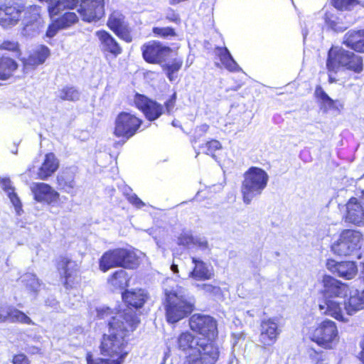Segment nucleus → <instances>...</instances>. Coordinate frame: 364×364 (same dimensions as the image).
Wrapping results in <instances>:
<instances>
[{
  "mask_svg": "<svg viewBox=\"0 0 364 364\" xmlns=\"http://www.w3.org/2000/svg\"><path fill=\"white\" fill-rule=\"evenodd\" d=\"M363 240L361 232L351 229L343 230L338 240L332 244L331 250L339 256L352 255L361 248Z\"/></svg>",
  "mask_w": 364,
  "mask_h": 364,
  "instance_id": "obj_5",
  "label": "nucleus"
},
{
  "mask_svg": "<svg viewBox=\"0 0 364 364\" xmlns=\"http://www.w3.org/2000/svg\"><path fill=\"white\" fill-rule=\"evenodd\" d=\"M343 208V220L345 223L358 227L364 226V202L361 199L351 197Z\"/></svg>",
  "mask_w": 364,
  "mask_h": 364,
  "instance_id": "obj_11",
  "label": "nucleus"
},
{
  "mask_svg": "<svg viewBox=\"0 0 364 364\" xmlns=\"http://www.w3.org/2000/svg\"><path fill=\"white\" fill-rule=\"evenodd\" d=\"M171 271L174 273V274H178V265L173 263L171 266Z\"/></svg>",
  "mask_w": 364,
  "mask_h": 364,
  "instance_id": "obj_63",
  "label": "nucleus"
},
{
  "mask_svg": "<svg viewBox=\"0 0 364 364\" xmlns=\"http://www.w3.org/2000/svg\"><path fill=\"white\" fill-rule=\"evenodd\" d=\"M0 318H29L24 313L14 306H0Z\"/></svg>",
  "mask_w": 364,
  "mask_h": 364,
  "instance_id": "obj_43",
  "label": "nucleus"
},
{
  "mask_svg": "<svg viewBox=\"0 0 364 364\" xmlns=\"http://www.w3.org/2000/svg\"><path fill=\"white\" fill-rule=\"evenodd\" d=\"M144 59L151 63H159L170 54L171 49L159 42L149 41L141 47Z\"/></svg>",
  "mask_w": 364,
  "mask_h": 364,
  "instance_id": "obj_14",
  "label": "nucleus"
},
{
  "mask_svg": "<svg viewBox=\"0 0 364 364\" xmlns=\"http://www.w3.org/2000/svg\"><path fill=\"white\" fill-rule=\"evenodd\" d=\"M0 49L16 51L18 50V43L14 41H5L0 45Z\"/></svg>",
  "mask_w": 364,
  "mask_h": 364,
  "instance_id": "obj_54",
  "label": "nucleus"
},
{
  "mask_svg": "<svg viewBox=\"0 0 364 364\" xmlns=\"http://www.w3.org/2000/svg\"><path fill=\"white\" fill-rule=\"evenodd\" d=\"M326 267L333 274L347 280L354 278L358 273L357 265L352 261L338 262L329 260L326 263Z\"/></svg>",
  "mask_w": 364,
  "mask_h": 364,
  "instance_id": "obj_19",
  "label": "nucleus"
},
{
  "mask_svg": "<svg viewBox=\"0 0 364 364\" xmlns=\"http://www.w3.org/2000/svg\"><path fill=\"white\" fill-rule=\"evenodd\" d=\"M31 190L34 199L38 202L50 204L57 202L59 199V193L47 183H33L31 185Z\"/></svg>",
  "mask_w": 364,
  "mask_h": 364,
  "instance_id": "obj_20",
  "label": "nucleus"
},
{
  "mask_svg": "<svg viewBox=\"0 0 364 364\" xmlns=\"http://www.w3.org/2000/svg\"><path fill=\"white\" fill-rule=\"evenodd\" d=\"M115 34L117 35L120 38L125 41L126 42L129 43L131 42L132 40L127 26H125V28H123L122 29L116 31Z\"/></svg>",
  "mask_w": 364,
  "mask_h": 364,
  "instance_id": "obj_56",
  "label": "nucleus"
},
{
  "mask_svg": "<svg viewBox=\"0 0 364 364\" xmlns=\"http://www.w3.org/2000/svg\"><path fill=\"white\" fill-rule=\"evenodd\" d=\"M80 92L73 87H65L58 92V97L63 100L75 101L80 98Z\"/></svg>",
  "mask_w": 364,
  "mask_h": 364,
  "instance_id": "obj_47",
  "label": "nucleus"
},
{
  "mask_svg": "<svg viewBox=\"0 0 364 364\" xmlns=\"http://www.w3.org/2000/svg\"><path fill=\"white\" fill-rule=\"evenodd\" d=\"M140 320H109L108 332L105 333L99 346L102 355L109 358L93 359L90 352L86 354L87 364H122L127 356L126 350L130 334L135 330Z\"/></svg>",
  "mask_w": 364,
  "mask_h": 364,
  "instance_id": "obj_1",
  "label": "nucleus"
},
{
  "mask_svg": "<svg viewBox=\"0 0 364 364\" xmlns=\"http://www.w3.org/2000/svg\"><path fill=\"white\" fill-rule=\"evenodd\" d=\"M26 8L21 0H11L0 6V25L4 28L12 27L18 23L21 14Z\"/></svg>",
  "mask_w": 364,
  "mask_h": 364,
  "instance_id": "obj_9",
  "label": "nucleus"
},
{
  "mask_svg": "<svg viewBox=\"0 0 364 364\" xmlns=\"http://www.w3.org/2000/svg\"><path fill=\"white\" fill-rule=\"evenodd\" d=\"M27 352L30 355L38 354L41 353V348L37 346H31L28 348Z\"/></svg>",
  "mask_w": 364,
  "mask_h": 364,
  "instance_id": "obj_61",
  "label": "nucleus"
},
{
  "mask_svg": "<svg viewBox=\"0 0 364 364\" xmlns=\"http://www.w3.org/2000/svg\"><path fill=\"white\" fill-rule=\"evenodd\" d=\"M153 32L155 35L161 37H168L175 36L174 30L170 27L159 28L155 27L153 28Z\"/></svg>",
  "mask_w": 364,
  "mask_h": 364,
  "instance_id": "obj_51",
  "label": "nucleus"
},
{
  "mask_svg": "<svg viewBox=\"0 0 364 364\" xmlns=\"http://www.w3.org/2000/svg\"><path fill=\"white\" fill-rule=\"evenodd\" d=\"M308 354L313 364H328L327 355L323 350L311 348L308 350Z\"/></svg>",
  "mask_w": 364,
  "mask_h": 364,
  "instance_id": "obj_46",
  "label": "nucleus"
},
{
  "mask_svg": "<svg viewBox=\"0 0 364 364\" xmlns=\"http://www.w3.org/2000/svg\"><path fill=\"white\" fill-rule=\"evenodd\" d=\"M59 29H63L60 27L57 20H54L53 22L48 26L46 31V36L48 38L53 37Z\"/></svg>",
  "mask_w": 364,
  "mask_h": 364,
  "instance_id": "obj_57",
  "label": "nucleus"
},
{
  "mask_svg": "<svg viewBox=\"0 0 364 364\" xmlns=\"http://www.w3.org/2000/svg\"><path fill=\"white\" fill-rule=\"evenodd\" d=\"M59 167V161L53 153L47 154L37 173L38 178L46 180L52 176Z\"/></svg>",
  "mask_w": 364,
  "mask_h": 364,
  "instance_id": "obj_26",
  "label": "nucleus"
},
{
  "mask_svg": "<svg viewBox=\"0 0 364 364\" xmlns=\"http://www.w3.org/2000/svg\"><path fill=\"white\" fill-rule=\"evenodd\" d=\"M43 27L44 21L41 15V7L38 6L26 7L21 35L26 38H33L39 34Z\"/></svg>",
  "mask_w": 364,
  "mask_h": 364,
  "instance_id": "obj_8",
  "label": "nucleus"
},
{
  "mask_svg": "<svg viewBox=\"0 0 364 364\" xmlns=\"http://www.w3.org/2000/svg\"><path fill=\"white\" fill-rule=\"evenodd\" d=\"M333 6L338 10H350L358 4L357 0H332Z\"/></svg>",
  "mask_w": 364,
  "mask_h": 364,
  "instance_id": "obj_50",
  "label": "nucleus"
},
{
  "mask_svg": "<svg viewBox=\"0 0 364 364\" xmlns=\"http://www.w3.org/2000/svg\"><path fill=\"white\" fill-rule=\"evenodd\" d=\"M183 60L179 58L173 59L172 61L163 65L164 70L166 71L168 80L171 82L176 80L177 73L181 68Z\"/></svg>",
  "mask_w": 364,
  "mask_h": 364,
  "instance_id": "obj_41",
  "label": "nucleus"
},
{
  "mask_svg": "<svg viewBox=\"0 0 364 364\" xmlns=\"http://www.w3.org/2000/svg\"><path fill=\"white\" fill-rule=\"evenodd\" d=\"M343 49L338 47L331 48L328 53L326 67L330 72H337L341 68L340 61L342 60Z\"/></svg>",
  "mask_w": 364,
  "mask_h": 364,
  "instance_id": "obj_36",
  "label": "nucleus"
},
{
  "mask_svg": "<svg viewBox=\"0 0 364 364\" xmlns=\"http://www.w3.org/2000/svg\"><path fill=\"white\" fill-rule=\"evenodd\" d=\"M364 308V290L360 293L355 290L350 293V297L345 304V309L349 315Z\"/></svg>",
  "mask_w": 364,
  "mask_h": 364,
  "instance_id": "obj_34",
  "label": "nucleus"
},
{
  "mask_svg": "<svg viewBox=\"0 0 364 364\" xmlns=\"http://www.w3.org/2000/svg\"><path fill=\"white\" fill-rule=\"evenodd\" d=\"M12 364H31L28 358L23 353L14 354L11 359Z\"/></svg>",
  "mask_w": 364,
  "mask_h": 364,
  "instance_id": "obj_52",
  "label": "nucleus"
},
{
  "mask_svg": "<svg viewBox=\"0 0 364 364\" xmlns=\"http://www.w3.org/2000/svg\"><path fill=\"white\" fill-rule=\"evenodd\" d=\"M341 67L359 73L363 69L362 58L353 53L345 50L342 53V60L340 61Z\"/></svg>",
  "mask_w": 364,
  "mask_h": 364,
  "instance_id": "obj_32",
  "label": "nucleus"
},
{
  "mask_svg": "<svg viewBox=\"0 0 364 364\" xmlns=\"http://www.w3.org/2000/svg\"><path fill=\"white\" fill-rule=\"evenodd\" d=\"M96 36L100 42L102 50L109 52L115 57L122 53L121 47L108 32L99 31L96 32Z\"/></svg>",
  "mask_w": 364,
  "mask_h": 364,
  "instance_id": "obj_25",
  "label": "nucleus"
},
{
  "mask_svg": "<svg viewBox=\"0 0 364 364\" xmlns=\"http://www.w3.org/2000/svg\"><path fill=\"white\" fill-rule=\"evenodd\" d=\"M360 348H361V350L359 353L360 355V360L362 361L363 363H364V334H363V339H362V341L360 342Z\"/></svg>",
  "mask_w": 364,
  "mask_h": 364,
  "instance_id": "obj_62",
  "label": "nucleus"
},
{
  "mask_svg": "<svg viewBox=\"0 0 364 364\" xmlns=\"http://www.w3.org/2000/svg\"><path fill=\"white\" fill-rule=\"evenodd\" d=\"M178 244L183 245L188 248L197 247L201 250L208 248V242L205 240H200L194 238L191 232H183L178 238Z\"/></svg>",
  "mask_w": 364,
  "mask_h": 364,
  "instance_id": "obj_35",
  "label": "nucleus"
},
{
  "mask_svg": "<svg viewBox=\"0 0 364 364\" xmlns=\"http://www.w3.org/2000/svg\"><path fill=\"white\" fill-rule=\"evenodd\" d=\"M141 124V120L134 114L122 112L115 119L114 134L127 141L136 133Z\"/></svg>",
  "mask_w": 364,
  "mask_h": 364,
  "instance_id": "obj_7",
  "label": "nucleus"
},
{
  "mask_svg": "<svg viewBox=\"0 0 364 364\" xmlns=\"http://www.w3.org/2000/svg\"><path fill=\"white\" fill-rule=\"evenodd\" d=\"M208 129L209 126L208 124H201L196 128L195 134L198 136H201L208 132Z\"/></svg>",
  "mask_w": 364,
  "mask_h": 364,
  "instance_id": "obj_59",
  "label": "nucleus"
},
{
  "mask_svg": "<svg viewBox=\"0 0 364 364\" xmlns=\"http://www.w3.org/2000/svg\"><path fill=\"white\" fill-rule=\"evenodd\" d=\"M196 316V314H194L191 318H200V319H202V318H213V317L211 316H204V315H200V314H198L196 318H195Z\"/></svg>",
  "mask_w": 364,
  "mask_h": 364,
  "instance_id": "obj_64",
  "label": "nucleus"
},
{
  "mask_svg": "<svg viewBox=\"0 0 364 364\" xmlns=\"http://www.w3.org/2000/svg\"><path fill=\"white\" fill-rule=\"evenodd\" d=\"M129 278L124 269L116 271L109 279V283L115 289H124L128 286Z\"/></svg>",
  "mask_w": 364,
  "mask_h": 364,
  "instance_id": "obj_40",
  "label": "nucleus"
},
{
  "mask_svg": "<svg viewBox=\"0 0 364 364\" xmlns=\"http://www.w3.org/2000/svg\"><path fill=\"white\" fill-rule=\"evenodd\" d=\"M321 314L333 318H343L341 304L333 299H325L319 304Z\"/></svg>",
  "mask_w": 364,
  "mask_h": 364,
  "instance_id": "obj_31",
  "label": "nucleus"
},
{
  "mask_svg": "<svg viewBox=\"0 0 364 364\" xmlns=\"http://www.w3.org/2000/svg\"><path fill=\"white\" fill-rule=\"evenodd\" d=\"M57 268L60 277L64 279L66 289L73 288L79 282V266L75 261L62 257L58 262Z\"/></svg>",
  "mask_w": 364,
  "mask_h": 364,
  "instance_id": "obj_12",
  "label": "nucleus"
},
{
  "mask_svg": "<svg viewBox=\"0 0 364 364\" xmlns=\"http://www.w3.org/2000/svg\"><path fill=\"white\" fill-rule=\"evenodd\" d=\"M164 291L166 318H184L192 313L193 305L187 300L185 288L167 279Z\"/></svg>",
  "mask_w": 364,
  "mask_h": 364,
  "instance_id": "obj_2",
  "label": "nucleus"
},
{
  "mask_svg": "<svg viewBox=\"0 0 364 364\" xmlns=\"http://www.w3.org/2000/svg\"><path fill=\"white\" fill-rule=\"evenodd\" d=\"M56 20L58 21V23H59L60 27L65 28L75 23L77 21L78 18L74 12H66Z\"/></svg>",
  "mask_w": 364,
  "mask_h": 364,
  "instance_id": "obj_49",
  "label": "nucleus"
},
{
  "mask_svg": "<svg viewBox=\"0 0 364 364\" xmlns=\"http://www.w3.org/2000/svg\"><path fill=\"white\" fill-rule=\"evenodd\" d=\"M205 147L207 148L206 154L213 155L215 151L220 149L222 146L220 141L211 140L205 144Z\"/></svg>",
  "mask_w": 364,
  "mask_h": 364,
  "instance_id": "obj_53",
  "label": "nucleus"
},
{
  "mask_svg": "<svg viewBox=\"0 0 364 364\" xmlns=\"http://www.w3.org/2000/svg\"><path fill=\"white\" fill-rule=\"evenodd\" d=\"M126 196L129 202L137 208H141L145 205L144 203L136 194H126Z\"/></svg>",
  "mask_w": 364,
  "mask_h": 364,
  "instance_id": "obj_55",
  "label": "nucleus"
},
{
  "mask_svg": "<svg viewBox=\"0 0 364 364\" xmlns=\"http://www.w3.org/2000/svg\"><path fill=\"white\" fill-rule=\"evenodd\" d=\"M17 67V63L14 60L7 57L1 58L0 59V80H6L10 77Z\"/></svg>",
  "mask_w": 364,
  "mask_h": 364,
  "instance_id": "obj_39",
  "label": "nucleus"
},
{
  "mask_svg": "<svg viewBox=\"0 0 364 364\" xmlns=\"http://www.w3.org/2000/svg\"><path fill=\"white\" fill-rule=\"evenodd\" d=\"M320 294L325 299L344 298L349 292L348 286L330 275H323Z\"/></svg>",
  "mask_w": 364,
  "mask_h": 364,
  "instance_id": "obj_10",
  "label": "nucleus"
},
{
  "mask_svg": "<svg viewBox=\"0 0 364 364\" xmlns=\"http://www.w3.org/2000/svg\"><path fill=\"white\" fill-rule=\"evenodd\" d=\"M62 1L66 7L70 9H73L78 3V0H63Z\"/></svg>",
  "mask_w": 364,
  "mask_h": 364,
  "instance_id": "obj_60",
  "label": "nucleus"
},
{
  "mask_svg": "<svg viewBox=\"0 0 364 364\" xmlns=\"http://www.w3.org/2000/svg\"><path fill=\"white\" fill-rule=\"evenodd\" d=\"M148 296L143 289L127 291L122 294V299L129 306L137 309L143 306Z\"/></svg>",
  "mask_w": 364,
  "mask_h": 364,
  "instance_id": "obj_28",
  "label": "nucleus"
},
{
  "mask_svg": "<svg viewBox=\"0 0 364 364\" xmlns=\"http://www.w3.org/2000/svg\"><path fill=\"white\" fill-rule=\"evenodd\" d=\"M75 176V169L69 168L63 170L57 177L58 186L71 196L76 194Z\"/></svg>",
  "mask_w": 364,
  "mask_h": 364,
  "instance_id": "obj_23",
  "label": "nucleus"
},
{
  "mask_svg": "<svg viewBox=\"0 0 364 364\" xmlns=\"http://www.w3.org/2000/svg\"><path fill=\"white\" fill-rule=\"evenodd\" d=\"M0 186L9 198L18 215L23 213L22 203L16 192V188L9 178H2L0 180Z\"/></svg>",
  "mask_w": 364,
  "mask_h": 364,
  "instance_id": "obj_22",
  "label": "nucleus"
},
{
  "mask_svg": "<svg viewBox=\"0 0 364 364\" xmlns=\"http://www.w3.org/2000/svg\"><path fill=\"white\" fill-rule=\"evenodd\" d=\"M41 2L46 1L48 3V11L50 18L53 19L57 15H58L61 10L65 6L64 3L60 0H38Z\"/></svg>",
  "mask_w": 364,
  "mask_h": 364,
  "instance_id": "obj_48",
  "label": "nucleus"
},
{
  "mask_svg": "<svg viewBox=\"0 0 364 364\" xmlns=\"http://www.w3.org/2000/svg\"><path fill=\"white\" fill-rule=\"evenodd\" d=\"M21 282L26 289L31 292H37L41 287V284L36 278V276L31 273L25 274L21 278Z\"/></svg>",
  "mask_w": 364,
  "mask_h": 364,
  "instance_id": "obj_44",
  "label": "nucleus"
},
{
  "mask_svg": "<svg viewBox=\"0 0 364 364\" xmlns=\"http://www.w3.org/2000/svg\"><path fill=\"white\" fill-rule=\"evenodd\" d=\"M260 327L259 341L262 348L266 349L277 341L280 331L274 320H262Z\"/></svg>",
  "mask_w": 364,
  "mask_h": 364,
  "instance_id": "obj_18",
  "label": "nucleus"
},
{
  "mask_svg": "<svg viewBox=\"0 0 364 364\" xmlns=\"http://www.w3.org/2000/svg\"><path fill=\"white\" fill-rule=\"evenodd\" d=\"M108 27L114 33L127 26L124 16L119 11H113L107 21Z\"/></svg>",
  "mask_w": 364,
  "mask_h": 364,
  "instance_id": "obj_42",
  "label": "nucleus"
},
{
  "mask_svg": "<svg viewBox=\"0 0 364 364\" xmlns=\"http://www.w3.org/2000/svg\"><path fill=\"white\" fill-rule=\"evenodd\" d=\"M50 55V50L45 46L37 47L33 53L23 60L25 69H34L43 64Z\"/></svg>",
  "mask_w": 364,
  "mask_h": 364,
  "instance_id": "obj_24",
  "label": "nucleus"
},
{
  "mask_svg": "<svg viewBox=\"0 0 364 364\" xmlns=\"http://www.w3.org/2000/svg\"><path fill=\"white\" fill-rule=\"evenodd\" d=\"M139 264V257L135 251L117 248L105 252L100 259V269L105 272L117 267L134 269Z\"/></svg>",
  "mask_w": 364,
  "mask_h": 364,
  "instance_id": "obj_4",
  "label": "nucleus"
},
{
  "mask_svg": "<svg viewBox=\"0 0 364 364\" xmlns=\"http://www.w3.org/2000/svg\"><path fill=\"white\" fill-rule=\"evenodd\" d=\"M324 21L326 24L336 32H343L354 23V21L348 20L347 16L343 13L333 9L326 12Z\"/></svg>",
  "mask_w": 364,
  "mask_h": 364,
  "instance_id": "obj_21",
  "label": "nucleus"
},
{
  "mask_svg": "<svg viewBox=\"0 0 364 364\" xmlns=\"http://www.w3.org/2000/svg\"><path fill=\"white\" fill-rule=\"evenodd\" d=\"M269 176L265 171L258 167H251L244 173L241 186V193L245 204L262 194L267 185Z\"/></svg>",
  "mask_w": 364,
  "mask_h": 364,
  "instance_id": "obj_3",
  "label": "nucleus"
},
{
  "mask_svg": "<svg viewBox=\"0 0 364 364\" xmlns=\"http://www.w3.org/2000/svg\"><path fill=\"white\" fill-rule=\"evenodd\" d=\"M343 43L348 48L357 51L364 52V29L350 30L343 36Z\"/></svg>",
  "mask_w": 364,
  "mask_h": 364,
  "instance_id": "obj_27",
  "label": "nucleus"
},
{
  "mask_svg": "<svg viewBox=\"0 0 364 364\" xmlns=\"http://www.w3.org/2000/svg\"><path fill=\"white\" fill-rule=\"evenodd\" d=\"M217 50V54L219 55L221 63L228 70L231 72L241 70V68L235 61L228 48H218Z\"/></svg>",
  "mask_w": 364,
  "mask_h": 364,
  "instance_id": "obj_37",
  "label": "nucleus"
},
{
  "mask_svg": "<svg viewBox=\"0 0 364 364\" xmlns=\"http://www.w3.org/2000/svg\"><path fill=\"white\" fill-rule=\"evenodd\" d=\"M310 340L324 350H332L339 341L335 322L323 320L311 333Z\"/></svg>",
  "mask_w": 364,
  "mask_h": 364,
  "instance_id": "obj_6",
  "label": "nucleus"
},
{
  "mask_svg": "<svg viewBox=\"0 0 364 364\" xmlns=\"http://www.w3.org/2000/svg\"><path fill=\"white\" fill-rule=\"evenodd\" d=\"M134 104L149 121L156 120L164 112V107L161 104L143 95L136 94L135 95Z\"/></svg>",
  "mask_w": 364,
  "mask_h": 364,
  "instance_id": "obj_15",
  "label": "nucleus"
},
{
  "mask_svg": "<svg viewBox=\"0 0 364 364\" xmlns=\"http://www.w3.org/2000/svg\"><path fill=\"white\" fill-rule=\"evenodd\" d=\"M176 94L173 93L169 100H168L164 105L166 107V112L167 114H172L173 109L176 105Z\"/></svg>",
  "mask_w": 364,
  "mask_h": 364,
  "instance_id": "obj_58",
  "label": "nucleus"
},
{
  "mask_svg": "<svg viewBox=\"0 0 364 364\" xmlns=\"http://www.w3.org/2000/svg\"><path fill=\"white\" fill-rule=\"evenodd\" d=\"M189 326L193 331L202 336L206 343H213L218 337L216 320H189Z\"/></svg>",
  "mask_w": 364,
  "mask_h": 364,
  "instance_id": "obj_17",
  "label": "nucleus"
},
{
  "mask_svg": "<svg viewBox=\"0 0 364 364\" xmlns=\"http://www.w3.org/2000/svg\"><path fill=\"white\" fill-rule=\"evenodd\" d=\"M315 95L319 101L321 109L327 112L330 109H338L336 106V102L332 100L321 87H317L315 90Z\"/></svg>",
  "mask_w": 364,
  "mask_h": 364,
  "instance_id": "obj_38",
  "label": "nucleus"
},
{
  "mask_svg": "<svg viewBox=\"0 0 364 364\" xmlns=\"http://www.w3.org/2000/svg\"><path fill=\"white\" fill-rule=\"evenodd\" d=\"M131 313L132 311L129 309H124L123 311L117 310V312H114V310H111L108 307L100 306L95 307L90 316L98 318L108 317L109 318L114 319L116 318L117 314H119V317H123L124 318H133L134 316L131 314Z\"/></svg>",
  "mask_w": 364,
  "mask_h": 364,
  "instance_id": "obj_30",
  "label": "nucleus"
},
{
  "mask_svg": "<svg viewBox=\"0 0 364 364\" xmlns=\"http://www.w3.org/2000/svg\"><path fill=\"white\" fill-rule=\"evenodd\" d=\"M78 12L85 21H96L105 14L104 0H82Z\"/></svg>",
  "mask_w": 364,
  "mask_h": 364,
  "instance_id": "obj_16",
  "label": "nucleus"
},
{
  "mask_svg": "<svg viewBox=\"0 0 364 364\" xmlns=\"http://www.w3.org/2000/svg\"><path fill=\"white\" fill-rule=\"evenodd\" d=\"M194 268L188 273V277L196 280H206L213 278V273L202 260L192 257Z\"/></svg>",
  "mask_w": 364,
  "mask_h": 364,
  "instance_id": "obj_29",
  "label": "nucleus"
},
{
  "mask_svg": "<svg viewBox=\"0 0 364 364\" xmlns=\"http://www.w3.org/2000/svg\"><path fill=\"white\" fill-rule=\"evenodd\" d=\"M218 355V349L213 343H202L188 358L190 364H215Z\"/></svg>",
  "mask_w": 364,
  "mask_h": 364,
  "instance_id": "obj_13",
  "label": "nucleus"
},
{
  "mask_svg": "<svg viewBox=\"0 0 364 364\" xmlns=\"http://www.w3.org/2000/svg\"><path fill=\"white\" fill-rule=\"evenodd\" d=\"M197 287L203 290L205 294L214 297L215 299H222L223 298V291L218 286L212 284H198Z\"/></svg>",
  "mask_w": 364,
  "mask_h": 364,
  "instance_id": "obj_45",
  "label": "nucleus"
},
{
  "mask_svg": "<svg viewBox=\"0 0 364 364\" xmlns=\"http://www.w3.org/2000/svg\"><path fill=\"white\" fill-rule=\"evenodd\" d=\"M200 344H202V343H200L188 331L181 333L178 337L177 347L178 349L185 352L193 350L192 353H194L198 348Z\"/></svg>",
  "mask_w": 364,
  "mask_h": 364,
  "instance_id": "obj_33",
  "label": "nucleus"
}]
</instances>
